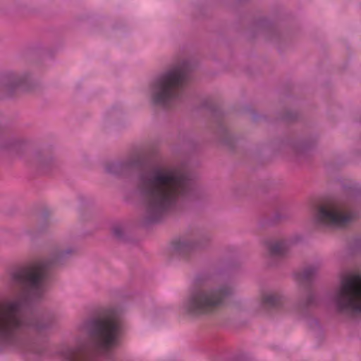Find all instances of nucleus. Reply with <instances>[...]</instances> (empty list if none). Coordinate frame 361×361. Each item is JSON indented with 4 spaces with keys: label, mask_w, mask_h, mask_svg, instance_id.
<instances>
[{
    "label": "nucleus",
    "mask_w": 361,
    "mask_h": 361,
    "mask_svg": "<svg viewBox=\"0 0 361 361\" xmlns=\"http://www.w3.org/2000/svg\"><path fill=\"white\" fill-rule=\"evenodd\" d=\"M71 248L53 249L48 257L39 259L15 272L13 286L18 290L14 295L0 300V347L25 353L40 355L43 346L33 334L48 329L54 322L47 314L24 310L28 303L41 300L47 291L51 269L62 264L73 252Z\"/></svg>",
    "instance_id": "f257e3e1"
},
{
    "label": "nucleus",
    "mask_w": 361,
    "mask_h": 361,
    "mask_svg": "<svg viewBox=\"0 0 361 361\" xmlns=\"http://www.w3.org/2000/svg\"><path fill=\"white\" fill-rule=\"evenodd\" d=\"M105 170L109 174L122 176L137 172V190L142 198V218L147 223L160 221L193 192V182L187 171L147 163L137 154L123 161L108 163Z\"/></svg>",
    "instance_id": "f03ea898"
},
{
    "label": "nucleus",
    "mask_w": 361,
    "mask_h": 361,
    "mask_svg": "<svg viewBox=\"0 0 361 361\" xmlns=\"http://www.w3.org/2000/svg\"><path fill=\"white\" fill-rule=\"evenodd\" d=\"M79 329L89 335V341L62 350L66 361H94L93 354L110 357L118 345L123 320L120 312L111 308L98 317L84 321Z\"/></svg>",
    "instance_id": "7ed1b4c3"
},
{
    "label": "nucleus",
    "mask_w": 361,
    "mask_h": 361,
    "mask_svg": "<svg viewBox=\"0 0 361 361\" xmlns=\"http://www.w3.org/2000/svg\"><path fill=\"white\" fill-rule=\"evenodd\" d=\"M232 289L227 285H218L211 277H198L182 304L183 310L191 316L198 317L216 312L225 303Z\"/></svg>",
    "instance_id": "20e7f679"
},
{
    "label": "nucleus",
    "mask_w": 361,
    "mask_h": 361,
    "mask_svg": "<svg viewBox=\"0 0 361 361\" xmlns=\"http://www.w3.org/2000/svg\"><path fill=\"white\" fill-rule=\"evenodd\" d=\"M190 71L189 62L183 61L158 75L150 85L152 102L167 107L180 101L190 80Z\"/></svg>",
    "instance_id": "39448f33"
},
{
    "label": "nucleus",
    "mask_w": 361,
    "mask_h": 361,
    "mask_svg": "<svg viewBox=\"0 0 361 361\" xmlns=\"http://www.w3.org/2000/svg\"><path fill=\"white\" fill-rule=\"evenodd\" d=\"M329 298L338 313L348 317L361 316V274L343 276Z\"/></svg>",
    "instance_id": "423d86ee"
},
{
    "label": "nucleus",
    "mask_w": 361,
    "mask_h": 361,
    "mask_svg": "<svg viewBox=\"0 0 361 361\" xmlns=\"http://www.w3.org/2000/svg\"><path fill=\"white\" fill-rule=\"evenodd\" d=\"M357 214L348 203L333 201L322 204L313 213V220L319 226L341 228L354 221Z\"/></svg>",
    "instance_id": "0eeeda50"
},
{
    "label": "nucleus",
    "mask_w": 361,
    "mask_h": 361,
    "mask_svg": "<svg viewBox=\"0 0 361 361\" xmlns=\"http://www.w3.org/2000/svg\"><path fill=\"white\" fill-rule=\"evenodd\" d=\"M31 82L32 77L29 73L8 72L1 79L2 90L7 97H11L20 91L29 90Z\"/></svg>",
    "instance_id": "6e6552de"
},
{
    "label": "nucleus",
    "mask_w": 361,
    "mask_h": 361,
    "mask_svg": "<svg viewBox=\"0 0 361 361\" xmlns=\"http://www.w3.org/2000/svg\"><path fill=\"white\" fill-rule=\"evenodd\" d=\"M209 237L206 233H199L191 238H180L173 240L171 245L173 255L185 257L194 250L207 246Z\"/></svg>",
    "instance_id": "1a4fd4ad"
},
{
    "label": "nucleus",
    "mask_w": 361,
    "mask_h": 361,
    "mask_svg": "<svg viewBox=\"0 0 361 361\" xmlns=\"http://www.w3.org/2000/svg\"><path fill=\"white\" fill-rule=\"evenodd\" d=\"M317 271L316 267H308L298 276V280L305 289V295L299 302V306L302 308L317 305V298L310 288V284Z\"/></svg>",
    "instance_id": "9d476101"
},
{
    "label": "nucleus",
    "mask_w": 361,
    "mask_h": 361,
    "mask_svg": "<svg viewBox=\"0 0 361 361\" xmlns=\"http://www.w3.org/2000/svg\"><path fill=\"white\" fill-rule=\"evenodd\" d=\"M283 304V297L277 291H267L262 294L260 306L266 310H276Z\"/></svg>",
    "instance_id": "9b49d317"
},
{
    "label": "nucleus",
    "mask_w": 361,
    "mask_h": 361,
    "mask_svg": "<svg viewBox=\"0 0 361 361\" xmlns=\"http://www.w3.org/2000/svg\"><path fill=\"white\" fill-rule=\"evenodd\" d=\"M267 248L270 257L280 258L286 254L288 246L287 242L283 240L269 243Z\"/></svg>",
    "instance_id": "f8f14e48"
},
{
    "label": "nucleus",
    "mask_w": 361,
    "mask_h": 361,
    "mask_svg": "<svg viewBox=\"0 0 361 361\" xmlns=\"http://www.w3.org/2000/svg\"><path fill=\"white\" fill-rule=\"evenodd\" d=\"M112 231H113V233L114 235L118 238H121L123 237V233H124V229H123V227L121 225H116L113 227L112 228Z\"/></svg>",
    "instance_id": "ddd939ff"
}]
</instances>
